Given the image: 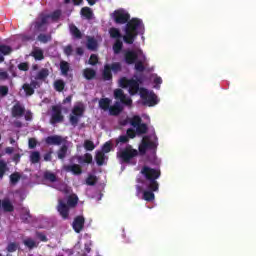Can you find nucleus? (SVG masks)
<instances>
[{
    "label": "nucleus",
    "instance_id": "nucleus-4",
    "mask_svg": "<svg viewBox=\"0 0 256 256\" xmlns=\"http://www.w3.org/2000/svg\"><path fill=\"white\" fill-rule=\"evenodd\" d=\"M110 39H115V42L112 46L113 52L115 55H119L123 51V34L119 28L111 27L108 31Z\"/></svg>",
    "mask_w": 256,
    "mask_h": 256
},
{
    "label": "nucleus",
    "instance_id": "nucleus-63",
    "mask_svg": "<svg viewBox=\"0 0 256 256\" xmlns=\"http://www.w3.org/2000/svg\"><path fill=\"white\" fill-rule=\"evenodd\" d=\"M9 79V74L7 72H0V81H5Z\"/></svg>",
    "mask_w": 256,
    "mask_h": 256
},
{
    "label": "nucleus",
    "instance_id": "nucleus-16",
    "mask_svg": "<svg viewBox=\"0 0 256 256\" xmlns=\"http://www.w3.org/2000/svg\"><path fill=\"white\" fill-rule=\"evenodd\" d=\"M64 170L67 173H73V175H81L83 173V169L79 164L66 165L64 166Z\"/></svg>",
    "mask_w": 256,
    "mask_h": 256
},
{
    "label": "nucleus",
    "instance_id": "nucleus-5",
    "mask_svg": "<svg viewBox=\"0 0 256 256\" xmlns=\"http://www.w3.org/2000/svg\"><path fill=\"white\" fill-rule=\"evenodd\" d=\"M137 155H139V151L129 144L117 152V158L120 159L121 163H131V159H135Z\"/></svg>",
    "mask_w": 256,
    "mask_h": 256
},
{
    "label": "nucleus",
    "instance_id": "nucleus-28",
    "mask_svg": "<svg viewBox=\"0 0 256 256\" xmlns=\"http://www.w3.org/2000/svg\"><path fill=\"white\" fill-rule=\"evenodd\" d=\"M105 159H107V156H105L104 152L98 151L96 153L95 160L99 167H101L105 164Z\"/></svg>",
    "mask_w": 256,
    "mask_h": 256
},
{
    "label": "nucleus",
    "instance_id": "nucleus-32",
    "mask_svg": "<svg viewBox=\"0 0 256 256\" xmlns=\"http://www.w3.org/2000/svg\"><path fill=\"white\" fill-rule=\"evenodd\" d=\"M32 57H34V59L36 61H43V59H45V55L43 54V50L42 49H34L32 51Z\"/></svg>",
    "mask_w": 256,
    "mask_h": 256
},
{
    "label": "nucleus",
    "instance_id": "nucleus-26",
    "mask_svg": "<svg viewBox=\"0 0 256 256\" xmlns=\"http://www.w3.org/2000/svg\"><path fill=\"white\" fill-rule=\"evenodd\" d=\"M70 33L75 37V39H81L83 37V34L81 33V30L75 26V24H70L69 26Z\"/></svg>",
    "mask_w": 256,
    "mask_h": 256
},
{
    "label": "nucleus",
    "instance_id": "nucleus-45",
    "mask_svg": "<svg viewBox=\"0 0 256 256\" xmlns=\"http://www.w3.org/2000/svg\"><path fill=\"white\" fill-rule=\"evenodd\" d=\"M86 185H89L90 187L97 185V176L89 175L86 179Z\"/></svg>",
    "mask_w": 256,
    "mask_h": 256
},
{
    "label": "nucleus",
    "instance_id": "nucleus-13",
    "mask_svg": "<svg viewBox=\"0 0 256 256\" xmlns=\"http://www.w3.org/2000/svg\"><path fill=\"white\" fill-rule=\"evenodd\" d=\"M12 117L19 119L25 115V108L21 105V102H17L11 109Z\"/></svg>",
    "mask_w": 256,
    "mask_h": 256
},
{
    "label": "nucleus",
    "instance_id": "nucleus-64",
    "mask_svg": "<svg viewBox=\"0 0 256 256\" xmlns=\"http://www.w3.org/2000/svg\"><path fill=\"white\" fill-rule=\"evenodd\" d=\"M9 72L12 73V77H17V73L15 72V66H9Z\"/></svg>",
    "mask_w": 256,
    "mask_h": 256
},
{
    "label": "nucleus",
    "instance_id": "nucleus-46",
    "mask_svg": "<svg viewBox=\"0 0 256 256\" xmlns=\"http://www.w3.org/2000/svg\"><path fill=\"white\" fill-rule=\"evenodd\" d=\"M84 149L86 151H93L95 149V143H93L91 140H85Z\"/></svg>",
    "mask_w": 256,
    "mask_h": 256
},
{
    "label": "nucleus",
    "instance_id": "nucleus-29",
    "mask_svg": "<svg viewBox=\"0 0 256 256\" xmlns=\"http://www.w3.org/2000/svg\"><path fill=\"white\" fill-rule=\"evenodd\" d=\"M22 89L24 90L26 97H31V95H35V89L29 83H24L22 85Z\"/></svg>",
    "mask_w": 256,
    "mask_h": 256
},
{
    "label": "nucleus",
    "instance_id": "nucleus-2",
    "mask_svg": "<svg viewBox=\"0 0 256 256\" xmlns=\"http://www.w3.org/2000/svg\"><path fill=\"white\" fill-rule=\"evenodd\" d=\"M114 99L117 101L114 103V105L110 106L108 110L109 115L112 117H117L123 113V105H127V107H131V105H133V100L127 97L122 89L114 90Z\"/></svg>",
    "mask_w": 256,
    "mask_h": 256
},
{
    "label": "nucleus",
    "instance_id": "nucleus-44",
    "mask_svg": "<svg viewBox=\"0 0 256 256\" xmlns=\"http://www.w3.org/2000/svg\"><path fill=\"white\" fill-rule=\"evenodd\" d=\"M148 128H147V124L143 123V124H139L136 127V133H138V135H145V133H147Z\"/></svg>",
    "mask_w": 256,
    "mask_h": 256
},
{
    "label": "nucleus",
    "instance_id": "nucleus-8",
    "mask_svg": "<svg viewBox=\"0 0 256 256\" xmlns=\"http://www.w3.org/2000/svg\"><path fill=\"white\" fill-rule=\"evenodd\" d=\"M153 139L154 141L149 140V137L143 138L142 143L138 148L140 155H145L148 149H151V150L157 149V145H159V143H157L158 141L157 135L154 134Z\"/></svg>",
    "mask_w": 256,
    "mask_h": 256
},
{
    "label": "nucleus",
    "instance_id": "nucleus-18",
    "mask_svg": "<svg viewBox=\"0 0 256 256\" xmlns=\"http://www.w3.org/2000/svg\"><path fill=\"white\" fill-rule=\"evenodd\" d=\"M46 145H61L63 143V137L59 135L48 136L45 139Z\"/></svg>",
    "mask_w": 256,
    "mask_h": 256
},
{
    "label": "nucleus",
    "instance_id": "nucleus-47",
    "mask_svg": "<svg viewBox=\"0 0 256 256\" xmlns=\"http://www.w3.org/2000/svg\"><path fill=\"white\" fill-rule=\"evenodd\" d=\"M141 117L140 116H134L131 120H130V125H132V127H139V125H141Z\"/></svg>",
    "mask_w": 256,
    "mask_h": 256
},
{
    "label": "nucleus",
    "instance_id": "nucleus-43",
    "mask_svg": "<svg viewBox=\"0 0 256 256\" xmlns=\"http://www.w3.org/2000/svg\"><path fill=\"white\" fill-rule=\"evenodd\" d=\"M17 249H19V243H17V242H10V243H8V245L6 247V251L8 253H15V251H17Z\"/></svg>",
    "mask_w": 256,
    "mask_h": 256
},
{
    "label": "nucleus",
    "instance_id": "nucleus-61",
    "mask_svg": "<svg viewBox=\"0 0 256 256\" xmlns=\"http://www.w3.org/2000/svg\"><path fill=\"white\" fill-rule=\"evenodd\" d=\"M12 161L16 164V165H18V163H20L21 162V154H14V156H13V158H12Z\"/></svg>",
    "mask_w": 256,
    "mask_h": 256
},
{
    "label": "nucleus",
    "instance_id": "nucleus-41",
    "mask_svg": "<svg viewBox=\"0 0 256 256\" xmlns=\"http://www.w3.org/2000/svg\"><path fill=\"white\" fill-rule=\"evenodd\" d=\"M81 15L85 17V19H93V11H91L89 7H83L81 9Z\"/></svg>",
    "mask_w": 256,
    "mask_h": 256
},
{
    "label": "nucleus",
    "instance_id": "nucleus-52",
    "mask_svg": "<svg viewBox=\"0 0 256 256\" xmlns=\"http://www.w3.org/2000/svg\"><path fill=\"white\" fill-rule=\"evenodd\" d=\"M19 71H29V63L27 62H21L18 64Z\"/></svg>",
    "mask_w": 256,
    "mask_h": 256
},
{
    "label": "nucleus",
    "instance_id": "nucleus-10",
    "mask_svg": "<svg viewBox=\"0 0 256 256\" xmlns=\"http://www.w3.org/2000/svg\"><path fill=\"white\" fill-rule=\"evenodd\" d=\"M139 29H143V21L139 18H132L128 20L125 31L129 33H139Z\"/></svg>",
    "mask_w": 256,
    "mask_h": 256
},
{
    "label": "nucleus",
    "instance_id": "nucleus-50",
    "mask_svg": "<svg viewBox=\"0 0 256 256\" xmlns=\"http://www.w3.org/2000/svg\"><path fill=\"white\" fill-rule=\"evenodd\" d=\"M9 95V87L2 85L0 86V97H7Z\"/></svg>",
    "mask_w": 256,
    "mask_h": 256
},
{
    "label": "nucleus",
    "instance_id": "nucleus-53",
    "mask_svg": "<svg viewBox=\"0 0 256 256\" xmlns=\"http://www.w3.org/2000/svg\"><path fill=\"white\" fill-rule=\"evenodd\" d=\"M99 63V58L96 54H92L89 59V65H97Z\"/></svg>",
    "mask_w": 256,
    "mask_h": 256
},
{
    "label": "nucleus",
    "instance_id": "nucleus-11",
    "mask_svg": "<svg viewBox=\"0 0 256 256\" xmlns=\"http://www.w3.org/2000/svg\"><path fill=\"white\" fill-rule=\"evenodd\" d=\"M114 21L117 25H125L131 19V15L123 10H116L113 13Z\"/></svg>",
    "mask_w": 256,
    "mask_h": 256
},
{
    "label": "nucleus",
    "instance_id": "nucleus-3",
    "mask_svg": "<svg viewBox=\"0 0 256 256\" xmlns=\"http://www.w3.org/2000/svg\"><path fill=\"white\" fill-rule=\"evenodd\" d=\"M78 203H79V197L77 196V194H71L67 198V203H65L63 199H59L56 209L60 217L66 220V219H69V209H73L77 207Z\"/></svg>",
    "mask_w": 256,
    "mask_h": 256
},
{
    "label": "nucleus",
    "instance_id": "nucleus-33",
    "mask_svg": "<svg viewBox=\"0 0 256 256\" xmlns=\"http://www.w3.org/2000/svg\"><path fill=\"white\" fill-rule=\"evenodd\" d=\"M67 151H69L67 145H63L62 147H60V149L57 151L58 159H60L61 161L65 160V158L67 157Z\"/></svg>",
    "mask_w": 256,
    "mask_h": 256
},
{
    "label": "nucleus",
    "instance_id": "nucleus-57",
    "mask_svg": "<svg viewBox=\"0 0 256 256\" xmlns=\"http://www.w3.org/2000/svg\"><path fill=\"white\" fill-rule=\"evenodd\" d=\"M60 17H61V10H55L51 14V19H53L54 21H57V19H59Z\"/></svg>",
    "mask_w": 256,
    "mask_h": 256
},
{
    "label": "nucleus",
    "instance_id": "nucleus-51",
    "mask_svg": "<svg viewBox=\"0 0 256 256\" xmlns=\"http://www.w3.org/2000/svg\"><path fill=\"white\" fill-rule=\"evenodd\" d=\"M36 237H37V239L42 241V243H47V241H49V239L47 238V236L45 234H43V232H36Z\"/></svg>",
    "mask_w": 256,
    "mask_h": 256
},
{
    "label": "nucleus",
    "instance_id": "nucleus-17",
    "mask_svg": "<svg viewBox=\"0 0 256 256\" xmlns=\"http://www.w3.org/2000/svg\"><path fill=\"white\" fill-rule=\"evenodd\" d=\"M125 35L122 36L124 43H126L127 45H133V43H135V39H137V36L139 35V33H133V32H128L125 31Z\"/></svg>",
    "mask_w": 256,
    "mask_h": 256
},
{
    "label": "nucleus",
    "instance_id": "nucleus-20",
    "mask_svg": "<svg viewBox=\"0 0 256 256\" xmlns=\"http://www.w3.org/2000/svg\"><path fill=\"white\" fill-rule=\"evenodd\" d=\"M128 89L130 95H137V93H139V82L137 80L130 79Z\"/></svg>",
    "mask_w": 256,
    "mask_h": 256
},
{
    "label": "nucleus",
    "instance_id": "nucleus-56",
    "mask_svg": "<svg viewBox=\"0 0 256 256\" xmlns=\"http://www.w3.org/2000/svg\"><path fill=\"white\" fill-rule=\"evenodd\" d=\"M111 152V142H106L102 147V153H110Z\"/></svg>",
    "mask_w": 256,
    "mask_h": 256
},
{
    "label": "nucleus",
    "instance_id": "nucleus-7",
    "mask_svg": "<svg viewBox=\"0 0 256 256\" xmlns=\"http://www.w3.org/2000/svg\"><path fill=\"white\" fill-rule=\"evenodd\" d=\"M140 97L143 101V105H148V107L157 105V95L153 92H149L148 89L142 88L140 90Z\"/></svg>",
    "mask_w": 256,
    "mask_h": 256
},
{
    "label": "nucleus",
    "instance_id": "nucleus-30",
    "mask_svg": "<svg viewBox=\"0 0 256 256\" xmlns=\"http://www.w3.org/2000/svg\"><path fill=\"white\" fill-rule=\"evenodd\" d=\"M78 163H87L88 165H90V163H93V155L86 153L84 154V156H79Z\"/></svg>",
    "mask_w": 256,
    "mask_h": 256
},
{
    "label": "nucleus",
    "instance_id": "nucleus-14",
    "mask_svg": "<svg viewBox=\"0 0 256 256\" xmlns=\"http://www.w3.org/2000/svg\"><path fill=\"white\" fill-rule=\"evenodd\" d=\"M72 227L75 231V233H80L83 231V228L85 227V217L83 216H77L72 224Z\"/></svg>",
    "mask_w": 256,
    "mask_h": 256
},
{
    "label": "nucleus",
    "instance_id": "nucleus-36",
    "mask_svg": "<svg viewBox=\"0 0 256 256\" xmlns=\"http://www.w3.org/2000/svg\"><path fill=\"white\" fill-rule=\"evenodd\" d=\"M30 161L33 165L39 163V161H41V153H39V151L31 152Z\"/></svg>",
    "mask_w": 256,
    "mask_h": 256
},
{
    "label": "nucleus",
    "instance_id": "nucleus-62",
    "mask_svg": "<svg viewBox=\"0 0 256 256\" xmlns=\"http://www.w3.org/2000/svg\"><path fill=\"white\" fill-rule=\"evenodd\" d=\"M53 151H49L46 154H44V161H51V159H53Z\"/></svg>",
    "mask_w": 256,
    "mask_h": 256
},
{
    "label": "nucleus",
    "instance_id": "nucleus-22",
    "mask_svg": "<svg viewBox=\"0 0 256 256\" xmlns=\"http://www.w3.org/2000/svg\"><path fill=\"white\" fill-rule=\"evenodd\" d=\"M48 19H49V16H43L40 21H37L35 23V29L37 31H47V28H43V27H45V25H47Z\"/></svg>",
    "mask_w": 256,
    "mask_h": 256
},
{
    "label": "nucleus",
    "instance_id": "nucleus-54",
    "mask_svg": "<svg viewBox=\"0 0 256 256\" xmlns=\"http://www.w3.org/2000/svg\"><path fill=\"white\" fill-rule=\"evenodd\" d=\"M136 135L137 133L132 128H129L126 132V137H128V139H135Z\"/></svg>",
    "mask_w": 256,
    "mask_h": 256
},
{
    "label": "nucleus",
    "instance_id": "nucleus-25",
    "mask_svg": "<svg viewBox=\"0 0 256 256\" xmlns=\"http://www.w3.org/2000/svg\"><path fill=\"white\" fill-rule=\"evenodd\" d=\"M145 61H147V58L145 57V55L142 56V60H137L134 64H135V70L138 71V73H143V71H145V65L143 63H145Z\"/></svg>",
    "mask_w": 256,
    "mask_h": 256
},
{
    "label": "nucleus",
    "instance_id": "nucleus-27",
    "mask_svg": "<svg viewBox=\"0 0 256 256\" xmlns=\"http://www.w3.org/2000/svg\"><path fill=\"white\" fill-rule=\"evenodd\" d=\"M83 75L85 79H87L88 81H91V79H95L97 72L94 69L86 68L83 71Z\"/></svg>",
    "mask_w": 256,
    "mask_h": 256
},
{
    "label": "nucleus",
    "instance_id": "nucleus-6",
    "mask_svg": "<svg viewBox=\"0 0 256 256\" xmlns=\"http://www.w3.org/2000/svg\"><path fill=\"white\" fill-rule=\"evenodd\" d=\"M85 115V106L83 104L74 106L72 109V114H70L69 122L73 127L79 125V119Z\"/></svg>",
    "mask_w": 256,
    "mask_h": 256
},
{
    "label": "nucleus",
    "instance_id": "nucleus-38",
    "mask_svg": "<svg viewBox=\"0 0 256 256\" xmlns=\"http://www.w3.org/2000/svg\"><path fill=\"white\" fill-rule=\"evenodd\" d=\"M87 49H89L90 51H95V49H97V40L95 38L88 37Z\"/></svg>",
    "mask_w": 256,
    "mask_h": 256
},
{
    "label": "nucleus",
    "instance_id": "nucleus-15",
    "mask_svg": "<svg viewBox=\"0 0 256 256\" xmlns=\"http://www.w3.org/2000/svg\"><path fill=\"white\" fill-rule=\"evenodd\" d=\"M1 207L4 213H13V211H15V206L9 198L1 200Z\"/></svg>",
    "mask_w": 256,
    "mask_h": 256
},
{
    "label": "nucleus",
    "instance_id": "nucleus-1",
    "mask_svg": "<svg viewBox=\"0 0 256 256\" xmlns=\"http://www.w3.org/2000/svg\"><path fill=\"white\" fill-rule=\"evenodd\" d=\"M141 174L144 177L143 185L146 190L143 191L142 199L151 203L155 201V193L159 191V182L157 179L161 177V169H154L149 166H144L141 169Z\"/></svg>",
    "mask_w": 256,
    "mask_h": 256
},
{
    "label": "nucleus",
    "instance_id": "nucleus-39",
    "mask_svg": "<svg viewBox=\"0 0 256 256\" xmlns=\"http://www.w3.org/2000/svg\"><path fill=\"white\" fill-rule=\"evenodd\" d=\"M44 179L50 181V183H56L57 175L53 172L46 171L44 172Z\"/></svg>",
    "mask_w": 256,
    "mask_h": 256
},
{
    "label": "nucleus",
    "instance_id": "nucleus-31",
    "mask_svg": "<svg viewBox=\"0 0 256 256\" xmlns=\"http://www.w3.org/2000/svg\"><path fill=\"white\" fill-rule=\"evenodd\" d=\"M25 247H28V249L31 251L32 249H35L39 247V243L35 242L32 238H27L23 241Z\"/></svg>",
    "mask_w": 256,
    "mask_h": 256
},
{
    "label": "nucleus",
    "instance_id": "nucleus-58",
    "mask_svg": "<svg viewBox=\"0 0 256 256\" xmlns=\"http://www.w3.org/2000/svg\"><path fill=\"white\" fill-rule=\"evenodd\" d=\"M28 145L30 149H35L37 147V140H35V138H30Z\"/></svg>",
    "mask_w": 256,
    "mask_h": 256
},
{
    "label": "nucleus",
    "instance_id": "nucleus-21",
    "mask_svg": "<svg viewBox=\"0 0 256 256\" xmlns=\"http://www.w3.org/2000/svg\"><path fill=\"white\" fill-rule=\"evenodd\" d=\"M13 51L11 46H7L5 44L0 45V62L3 63L5 61V55H9Z\"/></svg>",
    "mask_w": 256,
    "mask_h": 256
},
{
    "label": "nucleus",
    "instance_id": "nucleus-12",
    "mask_svg": "<svg viewBox=\"0 0 256 256\" xmlns=\"http://www.w3.org/2000/svg\"><path fill=\"white\" fill-rule=\"evenodd\" d=\"M124 61L127 65H134L139 61V53L135 50H126L124 52Z\"/></svg>",
    "mask_w": 256,
    "mask_h": 256
},
{
    "label": "nucleus",
    "instance_id": "nucleus-49",
    "mask_svg": "<svg viewBox=\"0 0 256 256\" xmlns=\"http://www.w3.org/2000/svg\"><path fill=\"white\" fill-rule=\"evenodd\" d=\"M129 83H131V79H127L126 77L120 79V87H122V89H127Z\"/></svg>",
    "mask_w": 256,
    "mask_h": 256
},
{
    "label": "nucleus",
    "instance_id": "nucleus-19",
    "mask_svg": "<svg viewBox=\"0 0 256 256\" xmlns=\"http://www.w3.org/2000/svg\"><path fill=\"white\" fill-rule=\"evenodd\" d=\"M102 79L104 81H112L113 80V73L111 72V65L105 64L104 70L102 72Z\"/></svg>",
    "mask_w": 256,
    "mask_h": 256
},
{
    "label": "nucleus",
    "instance_id": "nucleus-34",
    "mask_svg": "<svg viewBox=\"0 0 256 256\" xmlns=\"http://www.w3.org/2000/svg\"><path fill=\"white\" fill-rule=\"evenodd\" d=\"M69 62L67 61H61L60 62V71L62 73V75H64V77H67V75H69Z\"/></svg>",
    "mask_w": 256,
    "mask_h": 256
},
{
    "label": "nucleus",
    "instance_id": "nucleus-60",
    "mask_svg": "<svg viewBox=\"0 0 256 256\" xmlns=\"http://www.w3.org/2000/svg\"><path fill=\"white\" fill-rule=\"evenodd\" d=\"M30 85L33 87V89H39L41 87V82L37 81V79L32 80Z\"/></svg>",
    "mask_w": 256,
    "mask_h": 256
},
{
    "label": "nucleus",
    "instance_id": "nucleus-24",
    "mask_svg": "<svg viewBox=\"0 0 256 256\" xmlns=\"http://www.w3.org/2000/svg\"><path fill=\"white\" fill-rule=\"evenodd\" d=\"M49 77V69L42 68L36 75V81H45Z\"/></svg>",
    "mask_w": 256,
    "mask_h": 256
},
{
    "label": "nucleus",
    "instance_id": "nucleus-59",
    "mask_svg": "<svg viewBox=\"0 0 256 256\" xmlns=\"http://www.w3.org/2000/svg\"><path fill=\"white\" fill-rule=\"evenodd\" d=\"M64 53L69 57L73 53V47L71 45H68L64 48Z\"/></svg>",
    "mask_w": 256,
    "mask_h": 256
},
{
    "label": "nucleus",
    "instance_id": "nucleus-42",
    "mask_svg": "<svg viewBox=\"0 0 256 256\" xmlns=\"http://www.w3.org/2000/svg\"><path fill=\"white\" fill-rule=\"evenodd\" d=\"M38 41H40V43H49V41H51L53 39V37L51 36V34H39L38 35Z\"/></svg>",
    "mask_w": 256,
    "mask_h": 256
},
{
    "label": "nucleus",
    "instance_id": "nucleus-9",
    "mask_svg": "<svg viewBox=\"0 0 256 256\" xmlns=\"http://www.w3.org/2000/svg\"><path fill=\"white\" fill-rule=\"evenodd\" d=\"M65 121V116L63 115V109L59 105L52 106V113L50 116V125H57Z\"/></svg>",
    "mask_w": 256,
    "mask_h": 256
},
{
    "label": "nucleus",
    "instance_id": "nucleus-35",
    "mask_svg": "<svg viewBox=\"0 0 256 256\" xmlns=\"http://www.w3.org/2000/svg\"><path fill=\"white\" fill-rule=\"evenodd\" d=\"M9 171V166H7V162L0 160V181L5 177V173Z\"/></svg>",
    "mask_w": 256,
    "mask_h": 256
},
{
    "label": "nucleus",
    "instance_id": "nucleus-48",
    "mask_svg": "<svg viewBox=\"0 0 256 256\" xmlns=\"http://www.w3.org/2000/svg\"><path fill=\"white\" fill-rule=\"evenodd\" d=\"M110 69L111 71H113V73H119V71H121L122 67H121V63L119 62H114L110 65Z\"/></svg>",
    "mask_w": 256,
    "mask_h": 256
},
{
    "label": "nucleus",
    "instance_id": "nucleus-55",
    "mask_svg": "<svg viewBox=\"0 0 256 256\" xmlns=\"http://www.w3.org/2000/svg\"><path fill=\"white\" fill-rule=\"evenodd\" d=\"M116 143H129V136L127 135H121L116 140Z\"/></svg>",
    "mask_w": 256,
    "mask_h": 256
},
{
    "label": "nucleus",
    "instance_id": "nucleus-37",
    "mask_svg": "<svg viewBox=\"0 0 256 256\" xmlns=\"http://www.w3.org/2000/svg\"><path fill=\"white\" fill-rule=\"evenodd\" d=\"M54 89L55 91H58V93H61L65 90V81L59 79L54 82Z\"/></svg>",
    "mask_w": 256,
    "mask_h": 256
},
{
    "label": "nucleus",
    "instance_id": "nucleus-40",
    "mask_svg": "<svg viewBox=\"0 0 256 256\" xmlns=\"http://www.w3.org/2000/svg\"><path fill=\"white\" fill-rule=\"evenodd\" d=\"M21 181V173L14 172L10 175V183L11 185H17Z\"/></svg>",
    "mask_w": 256,
    "mask_h": 256
},
{
    "label": "nucleus",
    "instance_id": "nucleus-23",
    "mask_svg": "<svg viewBox=\"0 0 256 256\" xmlns=\"http://www.w3.org/2000/svg\"><path fill=\"white\" fill-rule=\"evenodd\" d=\"M99 108L102 109V111H109L111 108V99L101 98L99 100Z\"/></svg>",
    "mask_w": 256,
    "mask_h": 256
}]
</instances>
